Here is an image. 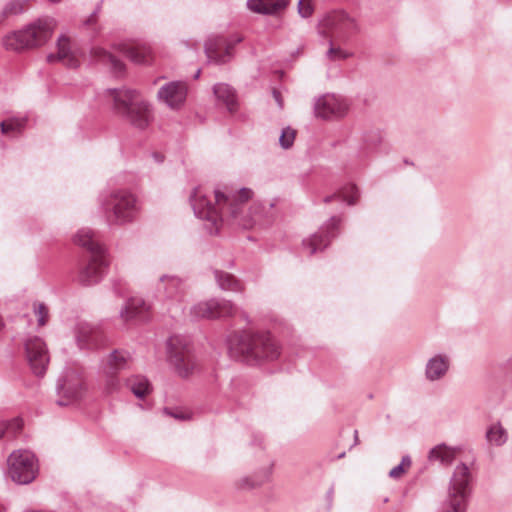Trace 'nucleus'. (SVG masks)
<instances>
[{
    "label": "nucleus",
    "instance_id": "nucleus-1",
    "mask_svg": "<svg viewBox=\"0 0 512 512\" xmlns=\"http://www.w3.org/2000/svg\"><path fill=\"white\" fill-rule=\"evenodd\" d=\"M252 195L253 191L249 188H241L238 191L215 189L213 205L204 188L198 186L190 195V203L195 216L207 222V231L216 234L224 221L243 229L264 225V218L270 217L268 209L273 208V203H254L247 208V202Z\"/></svg>",
    "mask_w": 512,
    "mask_h": 512
},
{
    "label": "nucleus",
    "instance_id": "nucleus-2",
    "mask_svg": "<svg viewBox=\"0 0 512 512\" xmlns=\"http://www.w3.org/2000/svg\"><path fill=\"white\" fill-rule=\"evenodd\" d=\"M230 356L249 365L274 361L280 355L279 346L268 332L243 330L229 336Z\"/></svg>",
    "mask_w": 512,
    "mask_h": 512
},
{
    "label": "nucleus",
    "instance_id": "nucleus-3",
    "mask_svg": "<svg viewBox=\"0 0 512 512\" xmlns=\"http://www.w3.org/2000/svg\"><path fill=\"white\" fill-rule=\"evenodd\" d=\"M117 112L134 128L145 130L154 120L151 104L137 90L122 88L107 91Z\"/></svg>",
    "mask_w": 512,
    "mask_h": 512
},
{
    "label": "nucleus",
    "instance_id": "nucleus-4",
    "mask_svg": "<svg viewBox=\"0 0 512 512\" xmlns=\"http://www.w3.org/2000/svg\"><path fill=\"white\" fill-rule=\"evenodd\" d=\"M74 242L87 249L90 253L89 262L81 268L78 281L87 286L98 283L108 265L105 248L96 238L95 233L89 228L78 230L74 236Z\"/></svg>",
    "mask_w": 512,
    "mask_h": 512
},
{
    "label": "nucleus",
    "instance_id": "nucleus-5",
    "mask_svg": "<svg viewBox=\"0 0 512 512\" xmlns=\"http://www.w3.org/2000/svg\"><path fill=\"white\" fill-rule=\"evenodd\" d=\"M57 21L53 17L38 18L23 29L3 37L2 44L7 50L21 51L44 45L52 36Z\"/></svg>",
    "mask_w": 512,
    "mask_h": 512
},
{
    "label": "nucleus",
    "instance_id": "nucleus-6",
    "mask_svg": "<svg viewBox=\"0 0 512 512\" xmlns=\"http://www.w3.org/2000/svg\"><path fill=\"white\" fill-rule=\"evenodd\" d=\"M102 207L107 213L111 225H125L133 222L140 206L136 196L128 190H117L102 201Z\"/></svg>",
    "mask_w": 512,
    "mask_h": 512
},
{
    "label": "nucleus",
    "instance_id": "nucleus-7",
    "mask_svg": "<svg viewBox=\"0 0 512 512\" xmlns=\"http://www.w3.org/2000/svg\"><path fill=\"white\" fill-rule=\"evenodd\" d=\"M472 474L469 467L457 465L451 476L443 512H466L472 492Z\"/></svg>",
    "mask_w": 512,
    "mask_h": 512
},
{
    "label": "nucleus",
    "instance_id": "nucleus-8",
    "mask_svg": "<svg viewBox=\"0 0 512 512\" xmlns=\"http://www.w3.org/2000/svg\"><path fill=\"white\" fill-rule=\"evenodd\" d=\"M318 31L325 38L347 43L353 35L359 32V25L356 19L346 12L334 11L326 14L320 20Z\"/></svg>",
    "mask_w": 512,
    "mask_h": 512
},
{
    "label": "nucleus",
    "instance_id": "nucleus-9",
    "mask_svg": "<svg viewBox=\"0 0 512 512\" xmlns=\"http://www.w3.org/2000/svg\"><path fill=\"white\" fill-rule=\"evenodd\" d=\"M167 357L170 365L182 378L189 377L197 368L192 345L184 336L174 335L168 339Z\"/></svg>",
    "mask_w": 512,
    "mask_h": 512
},
{
    "label": "nucleus",
    "instance_id": "nucleus-10",
    "mask_svg": "<svg viewBox=\"0 0 512 512\" xmlns=\"http://www.w3.org/2000/svg\"><path fill=\"white\" fill-rule=\"evenodd\" d=\"M8 473L17 484H29L38 474V463L35 455L28 450H17L8 458Z\"/></svg>",
    "mask_w": 512,
    "mask_h": 512
},
{
    "label": "nucleus",
    "instance_id": "nucleus-11",
    "mask_svg": "<svg viewBox=\"0 0 512 512\" xmlns=\"http://www.w3.org/2000/svg\"><path fill=\"white\" fill-rule=\"evenodd\" d=\"M237 311L238 309L232 301L212 298L193 305L190 314L196 319H219L233 317Z\"/></svg>",
    "mask_w": 512,
    "mask_h": 512
},
{
    "label": "nucleus",
    "instance_id": "nucleus-12",
    "mask_svg": "<svg viewBox=\"0 0 512 512\" xmlns=\"http://www.w3.org/2000/svg\"><path fill=\"white\" fill-rule=\"evenodd\" d=\"M59 406L70 405L82 398L84 383L81 374L75 370H67L58 380L56 387Z\"/></svg>",
    "mask_w": 512,
    "mask_h": 512
},
{
    "label": "nucleus",
    "instance_id": "nucleus-13",
    "mask_svg": "<svg viewBox=\"0 0 512 512\" xmlns=\"http://www.w3.org/2000/svg\"><path fill=\"white\" fill-rule=\"evenodd\" d=\"M243 38L234 34L229 38L223 36H211L205 43V54L208 62L215 64H224L232 57L234 46L240 43Z\"/></svg>",
    "mask_w": 512,
    "mask_h": 512
},
{
    "label": "nucleus",
    "instance_id": "nucleus-14",
    "mask_svg": "<svg viewBox=\"0 0 512 512\" xmlns=\"http://www.w3.org/2000/svg\"><path fill=\"white\" fill-rule=\"evenodd\" d=\"M157 292L167 302L168 310H182L181 303L186 297V285L177 276L163 275L159 279Z\"/></svg>",
    "mask_w": 512,
    "mask_h": 512
},
{
    "label": "nucleus",
    "instance_id": "nucleus-15",
    "mask_svg": "<svg viewBox=\"0 0 512 512\" xmlns=\"http://www.w3.org/2000/svg\"><path fill=\"white\" fill-rule=\"evenodd\" d=\"M314 114L324 120L344 117L348 111V103L341 96L325 94L315 99Z\"/></svg>",
    "mask_w": 512,
    "mask_h": 512
},
{
    "label": "nucleus",
    "instance_id": "nucleus-16",
    "mask_svg": "<svg viewBox=\"0 0 512 512\" xmlns=\"http://www.w3.org/2000/svg\"><path fill=\"white\" fill-rule=\"evenodd\" d=\"M25 352L31 370L36 376H43L49 364V355L44 341L33 336L25 342Z\"/></svg>",
    "mask_w": 512,
    "mask_h": 512
},
{
    "label": "nucleus",
    "instance_id": "nucleus-17",
    "mask_svg": "<svg viewBox=\"0 0 512 512\" xmlns=\"http://www.w3.org/2000/svg\"><path fill=\"white\" fill-rule=\"evenodd\" d=\"M339 224L340 218L335 216L331 217L317 233L303 240V248L307 250L309 256H312L317 251L323 250L329 245L330 241L337 235Z\"/></svg>",
    "mask_w": 512,
    "mask_h": 512
},
{
    "label": "nucleus",
    "instance_id": "nucleus-18",
    "mask_svg": "<svg viewBox=\"0 0 512 512\" xmlns=\"http://www.w3.org/2000/svg\"><path fill=\"white\" fill-rule=\"evenodd\" d=\"M188 88L182 81H171L164 84L157 92L159 102L172 110L180 109L187 98Z\"/></svg>",
    "mask_w": 512,
    "mask_h": 512
},
{
    "label": "nucleus",
    "instance_id": "nucleus-19",
    "mask_svg": "<svg viewBox=\"0 0 512 512\" xmlns=\"http://www.w3.org/2000/svg\"><path fill=\"white\" fill-rule=\"evenodd\" d=\"M75 339L80 349L93 350L104 345L105 339L100 329L80 322L75 327Z\"/></svg>",
    "mask_w": 512,
    "mask_h": 512
},
{
    "label": "nucleus",
    "instance_id": "nucleus-20",
    "mask_svg": "<svg viewBox=\"0 0 512 512\" xmlns=\"http://www.w3.org/2000/svg\"><path fill=\"white\" fill-rule=\"evenodd\" d=\"M50 63L59 61L69 68H77L80 60L77 51L72 50L70 39L66 35H60L57 40V53L47 56Z\"/></svg>",
    "mask_w": 512,
    "mask_h": 512
},
{
    "label": "nucleus",
    "instance_id": "nucleus-21",
    "mask_svg": "<svg viewBox=\"0 0 512 512\" xmlns=\"http://www.w3.org/2000/svg\"><path fill=\"white\" fill-rule=\"evenodd\" d=\"M450 367V359L446 354H435L427 360L425 377L430 382L443 379Z\"/></svg>",
    "mask_w": 512,
    "mask_h": 512
},
{
    "label": "nucleus",
    "instance_id": "nucleus-22",
    "mask_svg": "<svg viewBox=\"0 0 512 512\" xmlns=\"http://www.w3.org/2000/svg\"><path fill=\"white\" fill-rule=\"evenodd\" d=\"M290 0H247V8L257 14L276 15L284 11Z\"/></svg>",
    "mask_w": 512,
    "mask_h": 512
},
{
    "label": "nucleus",
    "instance_id": "nucleus-23",
    "mask_svg": "<svg viewBox=\"0 0 512 512\" xmlns=\"http://www.w3.org/2000/svg\"><path fill=\"white\" fill-rule=\"evenodd\" d=\"M119 50L136 64H148L152 60V50L147 44H128L119 45Z\"/></svg>",
    "mask_w": 512,
    "mask_h": 512
},
{
    "label": "nucleus",
    "instance_id": "nucleus-24",
    "mask_svg": "<svg viewBox=\"0 0 512 512\" xmlns=\"http://www.w3.org/2000/svg\"><path fill=\"white\" fill-rule=\"evenodd\" d=\"M131 355L127 351L114 350L102 364V373H120L129 368Z\"/></svg>",
    "mask_w": 512,
    "mask_h": 512
},
{
    "label": "nucleus",
    "instance_id": "nucleus-25",
    "mask_svg": "<svg viewBox=\"0 0 512 512\" xmlns=\"http://www.w3.org/2000/svg\"><path fill=\"white\" fill-rule=\"evenodd\" d=\"M148 310L149 305L143 298L135 296L129 298L125 306L120 310V317L126 322L137 318H144Z\"/></svg>",
    "mask_w": 512,
    "mask_h": 512
},
{
    "label": "nucleus",
    "instance_id": "nucleus-26",
    "mask_svg": "<svg viewBox=\"0 0 512 512\" xmlns=\"http://www.w3.org/2000/svg\"><path fill=\"white\" fill-rule=\"evenodd\" d=\"M214 279L217 283V286L222 291L232 292V293H243L245 290L244 283L235 277L233 274L222 271V270H214Z\"/></svg>",
    "mask_w": 512,
    "mask_h": 512
},
{
    "label": "nucleus",
    "instance_id": "nucleus-27",
    "mask_svg": "<svg viewBox=\"0 0 512 512\" xmlns=\"http://www.w3.org/2000/svg\"><path fill=\"white\" fill-rule=\"evenodd\" d=\"M508 431L497 421L490 424L485 432V439L490 447H501L508 441Z\"/></svg>",
    "mask_w": 512,
    "mask_h": 512
},
{
    "label": "nucleus",
    "instance_id": "nucleus-28",
    "mask_svg": "<svg viewBox=\"0 0 512 512\" xmlns=\"http://www.w3.org/2000/svg\"><path fill=\"white\" fill-rule=\"evenodd\" d=\"M91 56L95 61L102 62L109 66L115 74H122L124 71V64L118 60L111 53L101 47H93L91 49Z\"/></svg>",
    "mask_w": 512,
    "mask_h": 512
},
{
    "label": "nucleus",
    "instance_id": "nucleus-29",
    "mask_svg": "<svg viewBox=\"0 0 512 512\" xmlns=\"http://www.w3.org/2000/svg\"><path fill=\"white\" fill-rule=\"evenodd\" d=\"M269 477L270 469H265L260 473L239 478L235 485L238 490H251L264 484L266 481H268Z\"/></svg>",
    "mask_w": 512,
    "mask_h": 512
},
{
    "label": "nucleus",
    "instance_id": "nucleus-30",
    "mask_svg": "<svg viewBox=\"0 0 512 512\" xmlns=\"http://www.w3.org/2000/svg\"><path fill=\"white\" fill-rule=\"evenodd\" d=\"M457 449L439 444L429 451L428 458L430 461L439 462L442 465H450L456 457Z\"/></svg>",
    "mask_w": 512,
    "mask_h": 512
},
{
    "label": "nucleus",
    "instance_id": "nucleus-31",
    "mask_svg": "<svg viewBox=\"0 0 512 512\" xmlns=\"http://www.w3.org/2000/svg\"><path fill=\"white\" fill-rule=\"evenodd\" d=\"M213 92L218 101L222 102L228 111H235L237 105L236 95L234 90L229 85L218 83L214 85Z\"/></svg>",
    "mask_w": 512,
    "mask_h": 512
},
{
    "label": "nucleus",
    "instance_id": "nucleus-32",
    "mask_svg": "<svg viewBox=\"0 0 512 512\" xmlns=\"http://www.w3.org/2000/svg\"><path fill=\"white\" fill-rule=\"evenodd\" d=\"M126 386L139 399H143L151 391L148 379L144 376L136 375L126 380Z\"/></svg>",
    "mask_w": 512,
    "mask_h": 512
},
{
    "label": "nucleus",
    "instance_id": "nucleus-33",
    "mask_svg": "<svg viewBox=\"0 0 512 512\" xmlns=\"http://www.w3.org/2000/svg\"><path fill=\"white\" fill-rule=\"evenodd\" d=\"M328 40V49L325 53V58L329 61L336 62L341 60H346L348 58H351L353 56V53L347 49H344L341 44L342 42H339L335 39H329Z\"/></svg>",
    "mask_w": 512,
    "mask_h": 512
},
{
    "label": "nucleus",
    "instance_id": "nucleus-34",
    "mask_svg": "<svg viewBox=\"0 0 512 512\" xmlns=\"http://www.w3.org/2000/svg\"><path fill=\"white\" fill-rule=\"evenodd\" d=\"M25 117H11L0 123L1 133L6 136H16L22 132L26 126Z\"/></svg>",
    "mask_w": 512,
    "mask_h": 512
},
{
    "label": "nucleus",
    "instance_id": "nucleus-35",
    "mask_svg": "<svg viewBox=\"0 0 512 512\" xmlns=\"http://www.w3.org/2000/svg\"><path fill=\"white\" fill-rule=\"evenodd\" d=\"M358 196H359L358 188L353 184H349V185L343 187L339 193L325 197L324 202L329 203L333 199L337 198L341 201L347 202L349 205H353L356 203Z\"/></svg>",
    "mask_w": 512,
    "mask_h": 512
},
{
    "label": "nucleus",
    "instance_id": "nucleus-36",
    "mask_svg": "<svg viewBox=\"0 0 512 512\" xmlns=\"http://www.w3.org/2000/svg\"><path fill=\"white\" fill-rule=\"evenodd\" d=\"M103 374V383H102V392L109 396L113 395L120 391L121 382L117 377V373H102Z\"/></svg>",
    "mask_w": 512,
    "mask_h": 512
},
{
    "label": "nucleus",
    "instance_id": "nucleus-37",
    "mask_svg": "<svg viewBox=\"0 0 512 512\" xmlns=\"http://www.w3.org/2000/svg\"><path fill=\"white\" fill-rule=\"evenodd\" d=\"M29 0H11L9 1L3 8L2 16L3 18L12 16V15H18L22 13Z\"/></svg>",
    "mask_w": 512,
    "mask_h": 512
},
{
    "label": "nucleus",
    "instance_id": "nucleus-38",
    "mask_svg": "<svg viewBox=\"0 0 512 512\" xmlns=\"http://www.w3.org/2000/svg\"><path fill=\"white\" fill-rule=\"evenodd\" d=\"M363 141L367 149L377 148L383 141V136L379 130H371L364 134Z\"/></svg>",
    "mask_w": 512,
    "mask_h": 512
},
{
    "label": "nucleus",
    "instance_id": "nucleus-39",
    "mask_svg": "<svg viewBox=\"0 0 512 512\" xmlns=\"http://www.w3.org/2000/svg\"><path fill=\"white\" fill-rule=\"evenodd\" d=\"M294 139L295 131L290 127H287L282 130L281 135L279 137V143L282 148L288 149L293 145Z\"/></svg>",
    "mask_w": 512,
    "mask_h": 512
},
{
    "label": "nucleus",
    "instance_id": "nucleus-40",
    "mask_svg": "<svg viewBox=\"0 0 512 512\" xmlns=\"http://www.w3.org/2000/svg\"><path fill=\"white\" fill-rule=\"evenodd\" d=\"M34 312L37 316V321L40 326H43L47 322L48 308L43 303H37L34 305Z\"/></svg>",
    "mask_w": 512,
    "mask_h": 512
},
{
    "label": "nucleus",
    "instance_id": "nucleus-41",
    "mask_svg": "<svg viewBox=\"0 0 512 512\" xmlns=\"http://www.w3.org/2000/svg\"><path fill=\"white\" fill-rule=\"evenodd\" d=\"M314 11L311 0H299L298 2V13L303 18H308Z\"/></svg>",
    "mask_w": 512,
    "mask_h": 512
},
{
    "label": "nucleus",
    "instance_id": "nucleus-42",
    "mask_svg": "<svg viewBox=\"0 0 512 512\" xmlns=\"http://www.w3.org/2000/svg\"><path fill=\"white\" fill-rule=\"evenodd\" d=\"M11 426H15L17 429L21 427V421L15 419L12 423H0V438L4 435L5 431L8 430Z\"/></svg>",
    "mask_w": 512,
    "mask_h": 512
},
{
    "label": "nucleus",
    "instance_id": "nucleus-43",
    "mask_svg": "<svg viewBox=\"0 0 512 512\" xmlns=\"http://www.w3.org/2000/svg\"><path fill=\"white\" fill-rule=\"evenodd\" d=\"M405 469L402 465L398 464L397 466H395L394 468H392L389 472V476L393 479H398L402 476V474L404 473Z\"/></svg>",
    "mask_w": 512,
    "mask_h": 512
},
{
    "label": "nucleus",
    "instance_id": "nucleus-44",
    "mask_svg": "<svg viewBox=\"0 0 512 512\" xmlns=\"http://www.w3.org/2000/svg\"><path fill=\"white\" fill-rule=\"evenodd\" d=\"M96 19H97V11H94L89 16V18L84 22V25H86V26L94 25V24H96Z\"/></svg>",
    "mask_w": 512,
    "mask_h": 512
},
{
    "label": "nucleus",
    "instance_id": "nucleus-45",
    "mask_svg": "<svg viewBox=\"0 0 512 512\" xmlns=\"http://www.w3.org/2000/svg\"><path fill=\"white\" fill-rule=\"evenodd\" d=\"M272 94H273V97H274L277 105L279 106V108H282L283 107V102H282V98H281L280 92L274 89Z\"/></svg>",
    "mask_w": 512,
    "mask_h": 512
},
{
    "label": "nucleus",
    "instance_id": "nucleus-46",
    "mask_svg": "<svg viewBox=\"0 0 512 512\" xmlns=\"http://www.w3.org/2000/svg\"><path fill=\"white\" fill-rule=\"evenodd\" d=\"M400 465H402L404 468L409 467L411 465V459L409 456H403L402 460L400 462Z\"/></svg>",
    "mask_w": 512,
    "mask_h": 512
},
{
    "label": "nucleus",
    "instance_id": "nucleus-47",
    "mask_svg": "<svg viewBox=\"0 0 512 512\" xmlns=\"http://www.w3.org/2000/svg\"><path fill=\"white\" fill-rule=\"evenodd\" d=\"M240 316L247 324L251 323V320L245 311H241Z\"/></svg>",
    "mask_w": 512,
    "mask_h": 512
},
{
    "label": "nucleus",
    "instance_id": "nucleus-48",
    "mask_svg": "<svg viewBox=\"0 0 512 512\" xmlns=\"http://www.w3.org/2000/svg\"><path fill=\"white\" fill-rule=\"evenodd\" d=\"M173 416L177 419H181V420H184V419H187L188 416L185 414V413H177V414H173Z\"/></svg>",
    "mask_w": 512,
    "mask_h": 512
},
{
    "label": "nucleus",
    "instance_id": "nucleus-49",
    "mask_svg": "<svg viewBox=\"0 0 512 512\" xmlns=\"http://www.w3.org/2000/svg\"><path fill=\"white\" fill-rule=\"evenodd\" d=\"M354 437H355V443L357 444L358 443V431L357 430L354 431Z\"/></svg>",
    "mask_w": 512,
    "mask_h": 512
},
{
    "label": "nucleus",
    "instance_id": "nucleus-50",
    "mask_svg": "<svg viewBox=\"0 0 512 512\" xmlns=\"http://www.w3.org/2000/svg\"><path fill=\"white\" fill-rule=\"evenodd\" d=\"M333 493H334V490H333V488H331V489L328 491V493H327V494H328V497H329V498H332Z\"/></svg>",
    "mask_w": 512,
    "mask_h": 512
},
{
    "label": "nucleus",
    "instance_id": "nucleus-51",
    "mask_svg": "<svg viewBox=\"0 0 512 512\" xmlns=\"http://www.w3.org/2000/svg\"><path fill=\"white\" fill-rule=\"evenodd\" d=\"M200 73H201V71H200V70H198V71L195 73L194 78H195V79H198V78L200 77Z\"/></svg>",
    "mask_w": 512,
    "mask_h": 512
},
{
    "label": "nucleus",
    "instance_id": "nucleus-52",
    "mask_svg": "<svg viewBox=\"0 0 512 512\" xmlns=\"http://www.w3.org/2000/svg\"><path fill=\"white\" fill-rule=\"evenodd\" d=\"M155 158L157 161L161 162L162 161V157L158 156L157 154H155Z\"/></svg>",
    "mask_w": 512,
    "mask_h": 512
},
{
    "label": "nucleus",
    "instance_id": "nucleus-53",
    "mask_svg": "<svg viewBox=\"0 0 512 512\" xmlns=\"http://www.w3.org/2000/svg\"><path fill=\"white\" fill-rule=\"evenodd\" d=\"M3 326H4L3 321H2V319L0 318V331L2 330Z\"/></svg>",
    "mask_w": 512,
    "mask_h": 512
},
{
    "label": "nucleus",
    "instance_id": "nucleus-54",
    "mask_svg": "<svg viewBox=\"0 0 512 512\" xmlns=\"http://www.w3.org/2000/svg\"><path fill=\"white\" fill-rule=\"evenodd\" d=\"M0 512H5V507L0 504Z\"/></svg>",
    "mask_w": 512,
    "mask_h": 512
}]
</instances>
